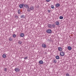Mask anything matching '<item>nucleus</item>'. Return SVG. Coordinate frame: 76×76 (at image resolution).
Masks as SVG:
<instances>
[{"instance_id": "obj_12", "label": "nucleus", "mask_w": 76, "mask_h": 76, "mask_svg": "<svg viewBox=\"0 0 76 76\" xmlns=\"http://www.w3.org/2000/svg\"><path fill=\"white\" fill-rule=\"evenodd\" d=\"M2 57L3 58H6V54H4L2 55Z\"/></svg>"}, {"instance_id": "obj_11", "label": "nucleus", "mask_w": 76, "mask_h": 76, "mask_svg": "<svg viewBox=\"0 0 76 76\" xmlns=\"http://www.w3.org/2000/svg\"><path fill=\"white\" fill-rule=\"evenodd\" d=\"M42 46L43 48H46V45L44 44H42Z\"/></svg>"}, {"instance_id": "obj_31", "label": "nucleus", "mask_w": 76, "mask_h": 76, "mask_svg": "<svg viewBox=\"0 0 76 76\" xmlns=\"http://www.w3.org/2000/svg\"><path fill=\"white\" fill-rule=\"evenodd\" d=\"M26 4H23V6H24V7H26Z\"/></svg>"}, {"instance_id": "obj_15", "label": "nucleus", "mask_w": 76, "mask_h": 76, "mask_svg": "<svg viewBox=\"0 0 76 76\" xmlns=\"http://www.w3.org/2000/svg\"><path fill=\"white\" fill-rule=\"evenodd\" d=\"M52 27H53V28H54L56 27V25L53 24L52 25Z\"/></svg>"}, {"instance_id": "obj_3", "label": "nucleus", "mask_w": 76, "mask_h": 76, "mask_svg": "<svg viewBox=\"0 0 76 76\" xmlns=\"http://www.w3.org/2000/svg\"><path fill=\"white\" fill-rule=\"evenodd\" d=\"M15 71L16 72H19L20 71V69L18 68H16L15 69Z\"/></svg>"}, {"instance_id": "obj_8", "label": "nucleus", "mask_w": 76, "mask_h": 76, "mask_svg": "<svg viewBox=\"0 0 76 76\" xmlns=\"http://www.w3.org/2000/svg\"><path fill=\"white\" fill-rule=\"evenodd\" d=\"M55 6L56 7H59L60 6V4L57 3L55 5Z\"/></svg>"}, {"instance_id": "obj_6", "label": "nucleus", "mask_w": 76, "mask_h": 76, "mask_svg": "<svg viewBox=\"0 0 76 76\" xmlns=\"http://www.w3.org/2000/svg\"><path fill=\"white\" fill-rule=\"evenodd\" d=\"M19 7L21 8H23V4H20L19 5Z\"/></svg>"}, {"instance_id": "obj_26", "label": "nucleus", "mask_w": 76, "mask_h": 76, "mask_svg": "<svg viewBox=\"0 0 76 76\" xmlns=\"http://www.w3.org/2000/svg\"><path fill=\"white\" fill-rule=\"evenodd\" d=\"M66 76H70V75H69V73H67L66 74Z\"/></svg>"}, {"instance_id": "obj_30", "label": "nucleus", "mask_w": 76, "mask_h": 76, "mask_svg": "<svg viewBox=\"0 0 76 76\" xmlns=\"http://www.w3.org/2000/svg\"><path fill=\"white\" fill-rule=\"evenodd\" d=\"M15 17L16 19H18V17L17 15H15Z\"/></svg>"}, {"instance_id": "obj_10", "label": "nucleus", "mask_w": 76, "mask_h": 76, "mask_svg": "<svg viewBox=\"0 0 76 76\" xmlns=\"http://www.w3.org/2000/svg\"><path fill=\"white\" fill-rule=\"evenodd\" d=\"M25 34L23 33H21L20 34V36L21 37H23L24 36Z\"/></svg>"}, {"instance_id": "obj_27", "label": "nucleus", "mask_w": 76, "mask_h": 76, "mask_svg": "<svg viewBox=\"0 0 76 76\" xmlns=\"http://www.w3.org/2000/svg\"><path fill=\"white\" fill-rule=\"evenodd\" d=\"M28 58V57H25V58H24V59H25V60H27Z\"/></svg>"}, {"instance_id": "obj_22", "label": "nucleus", "mask_w": 76, "mask_h": 76, "mask_svg": "<svg viewBox=\"0 0 76 76\" xmlns=\"http://www.w3.org/2000/svg\"><path fill=\"white\" fill-rule=\"evenodd\" d=\"M16 35L15 34H13L12 35V37L13 38H15L16 37Z\"/></svg>"}, {"instance_id": "obj_14", "label": "nucleus", "mask_w": 76, "mask_h": 76, "mask_svg": "<svg viewBox=\"0 0 76 76\" xmlns=\"http://www.w3.org/2000/svg\"><path fill=\"white\" fill-rule=\"evenodd\" d=\"M21 18H25V16H24V15H22L20 16Z\"/></svg>"}, {"instance_id": "obj_29", "label": "nucleus", "mask_w": 76, "mask_h": 76, "mask_svg": "<svg viewBox=\"0 0 76 76\" xmlns=\"http://www.w3.org/2000/svg\"><path fill=\"white\" fill-rule=\"evenodd\" d=\"M51 1V0H46V1L47 2H49Z\"/></svg>"}, {"instance_id": "obj_21", "label": "nucleus", "mask_w": 76, "mask_h": 76, "mask_svg": "<svg viewBox=\"0 0 76 76\" xmlns=\"http://www.w3.org/2000/svg\"><path fill=\"white\" fill-rule=\"evenodd\" d=\"M59 19H63V17L61 16L59 17Z\"/></svg>"}, {"instance_id": "obj_13", "label": "nucleus", "mask_w": 76, "mask_h": 76, "mask_svg": "<svg viewBox=\"0 0 76 76\" xmlns=\"http://www.w3.org/2000/svg\"><path fill=\"white\" fill-rule=\"evenodd\" d=\"M56 25H59V24H60V23H59V22L58 21H57L55 22Z\"/></svg>"}, {"instance_id": "obj_24", "label": "nucleus", "mask_w": 76, "mask_h": 76, "mask_svg": "<svg viewBox=\"0 0 76 76\" xmlns=\"http://www.w3.org/2000/svg\"><path fill=\"white\" fill-rule=\"evenodd\" d=\"M51 8H52V9H54V5H53L51 6Z\"/></svg>"}, {"instance_id": "obj_25", "label": "nucleus", "mask_w": 76, "mask_h": 76, "mask_svg": "<svg viewBox=\"0 0 76 76\" xmlns=\"http://www.w3.org/2000/svg\"><path fill=\"white\" fill-rule=\"evenodd\" d=\"M4 71H5V72H7V68H5L4 69Z\"/></svg>"}, {"instance_id": "obj_17", "label": "nucleus", "mask_w": 76, "mask_h": 76, "mask_svg": "<svg viewBox=\"0 0 76 76\" xmlns=\"http://www.w3.org/2000/svg\"><path fill=\"white\" fill-rule=\"evenodd\" d=\"M68 49L69 50H72V48L70 46H68Z\"/></svg>"}, {"instance_id": "obj_32", "label": "nucleus", "mask_w": 76, "mask_h": 76, "mask_svg": "<svg viewBox=\"0 0 76 76\" xmlns=\"http://www.w3.org/2000/svg\"><path fill=\"white\" fill-rule=\"evenodd\" d=\"M48 13H50V12H51V10H48Z\"/></svg>"}, {"instance_id": "obj_7", "label": "nucleus", "mask_w": 76, "mask_h": 76, "mask_svg": "<svg viewBox=\"0 0 76 76\" xmlns=\"http://www.w3.org/2000/svg\"><path fill=\"white\" fill-rule=\"evenodd\" d=\"M39 63L41 64H42L44 63V62L42 60H40L39 61Z\"/></svg>"}, {"instance_id": "obj_1", "label": "nucleus", "mask_w": 76, "mask_h": 76, "mask_svg": "<svg viewBox=\"0 0 76 76\" xmlns=\"http://www.w3.org/2000/svg\"><path fill=\"white\" fill-rule=\"evenodd\" d=\"M34 10V7L33 6H31L30 7L28 8L27 9V11L28 12H30L31 10Z\"/></svg>"}, {"instance_id": "obj_9", "label": "nucleus", "mask_w": 76, "mask_h": 76, "mask_svg": "<svg viewBox=\"0 0 76 76\" xmlns=\"http://www.w3.org/2000/svg\"><path fill=\"white\" fill-rule=\"evenodd\" d=\"M58 50L59 51H62V48L61 47H58Z\"/></svg>"}, {"instance_id": "obj_5", "label": "nucleus", "mask_w": 76, "mask_h": 76, "mask_svg": "<svg viewBox=\"0 0 76 76\" xmlns=\"http://www.w3.org/2000/svg\"><path fill=\"white\" fill-rule=\"evenodd\" d=\"M48 27L49 29L52 28V25L51 24H49L48 25Z\"/></svg>"}, {"instance_id": "obj_4", "label": "nucleus", "mask_w": 76, "mask_h": 76, "mask_svg": "<svg viewBox=\"0 0 76 76\" xmlns=\"http://www.w3.org/2000/svg\"><path fill=\"white\" fill-rule=\"evenodd\" d=\"M51 32H52V31L50 29H48L46 31V32H47V33H48V34L51 33Z\"/></svg>"}, {"instance_id": "obj_33", "label": "nucleus", "mask_w": 76, "mask_h": 76, "mask_svg": "<svg viewBox=\"0 0 76 76\" xmlns=\"http://www.w3.org/2000/svg\"><path fill=\"white\" fill-rule=\"evenodd\" d=\"M48 42L50 41V40H49L48 39Z\"/></svg>"}, {"instance_id": "obj_20", "label": "nucleus", "mask_w": 76, "mask_h": 76, "mask_svg": "<svg viewBox=\"0 0 76 76\" xmlns=\"http://www.w3.org/2000/svg\"><path fill=\"white\" fill-rule=\"evenodd\" d=\"M53 62L54 63H57V60L56 59H55L53 61Z\"/></svg>"}, {"instance_id": "obj_23", "label": "nucleus", "mask_w": 76, "mask_h": 76, "mask_svg": "<svg viewBox=\"0 0 76 76\" xmlns=\"http://www.w3.org/2000/svg\"><path fill=\"white\" fill-rule=\"evenodd\" d=\"M18 14H20V10H18Z\"/></svg>"}, {"instance_id": "obj_28", "label": "nucleus", "mask_w": 76, "mask_h": 76, "mask_svg": "<svg viewBox=\"0 0 76 76\" xmlns=\"http://www.w3.org/2000/svg\"><path fill=\"white\" fill-rule=\"evenodd\" d=\"M9 41H12V39L11 38H10L9 39Z\"/></svg>"}, {"instance_id": "obj_16", "label": "nucleus", "mask_w": 76, "mask_h": 76, "mask_svg": "<svg viewBox=\"0 0 76 76\" xmlns=\"http://www.w3.org/2000/svg\"><path fill=\"white\" fill-rule=\"evenodd\" d=\"M18 43L19 44H20V45H21L22 43V42L20 40H19L18 41Z\"/></svg>"}, {"instance_id": "obj_2", "label": "nucleus", "mask_w": 76, "mask_h": 76, "mask_svg": "<svg viewBox=\"0 0 76 76\" xmlns=\"http://www.w3.org/2000/svg\"><path fill=\"white\" fill-rule=\"evenodd\" d=\"M65 55V53H64V52L63 51H61V52L60 53V55L61 56H62V57H63L64 56V55Z\"/></svg>"}, {"instance_id": "obj_18", "label": "nucleus", "mask_w": 76, "mask_h": 76, "mask_svg": "<svg viewBox=\"0 0 76 76\" xmlns=\"http://www.w3.org/2000/svg\"><path fill=\"white\" fill-rule=\"evenodd\" d=\"M56 59H57V60L59 59V58H60V57H59V56H57L56 57Z\"/></svg>"}, {"instance_id": "obj_19", "label": "nucleus", "mask_w": 76, "mask_h": 76, "mask_svg": "<svg viewBox=\"0 0 76 76\" xmlns=\"http://www.w3.org/2000/svg\"><path fill=\"white\" fill-rule=\"evenodd\" d=\"M25 8H28H28H29V5L28 4H26V7H25Z\"/></svg>"}]
</instances>
